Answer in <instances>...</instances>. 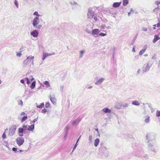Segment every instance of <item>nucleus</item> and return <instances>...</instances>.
Listing matches in <instances>:
<instances>
[{
  "label": "nucleus",
  "mask_w": 160,
  "mask_h": 160,
  "mask_svg": "<svg viewBox=\"0 0 160 160\" xmlns=\"http://www.w3.org/2000/svg\"><path fill=\"white\" fill-rule=\"evenodd\" d=\"M94 19L95 21H97L98 20V18L96 17H94Z\"/></svg>",
  "instance_id": "63"
},
{
  "label": "nucleus",
  "mask_w": 160,
  "mask_h": 160,
  "mask_svg": "<svg viewBox=\"0 0 160 160\" xmlns=\"http://www.w3.org/2000/svg\"><path fill=\"white\" fill-rule=\"evenodd\" d=\"M40 20L39 18L38 17H36L32 21V24L34 27L36 28Z\"/></svg>",
  "instance_id": "1"
},
{
  "label": "nucleus",
  "mask_w": 160,
  "mask_h": 160,
  "mask_svg": "<svg viewBox=\"0 0 160 160\" xmlns=\"http://www.w3.org/2000/svg\"><path fill=\"white\" fill-rule=\"evenodd\" d=\"M157 25V27H160V23H158L156 24Z\"/></svg>",
  "instance_id": "62"
},
{
  "label": "nucleus",
  "mask_w": 160,
  "mask_h": 160,
  "mask_svg": "<svg viewBox=\"0 0 160 160\" xmlns=\"http://www.w3.org/2000/svg\"><path fill=\"white\" fill-rule=\"evenodd\" d=\"M25 113L24 112H22L21 113V115H22V116L24 115H25Z\"/></svg>",
  "instance_id": "61"
},
{
  "label": "nucleus",
  "mask_w": 160,
  "mask_h": 160,
  "mask_svg": "<svg viewBox=\"0 0 160 160\" xmlns=\"http://www.w3.org/2000/svg\"><path fill=\"white\" fill-rule=\"evenodd\" d=\"M85 51L84 50H82L80 51V55L79 56V58H81L82 56H83V54H84V53L85 52Z\"/></svg>",
  "instance_id": "29"
},
{
  "label": "nucleus",
  "mask_w": 160,
  "mask_h": 160,
  "mask_svg": "<svg viewBox=\"0 0 160 160\" xmlns=\"http://www.w3.org/2000/svg\"><path fill=\"white\" fill-rule=\"evenodd\" d=\"M131 13H133L134 12V11L133 10H132V8H131V10H130V12Z\"/></svg>",
  "instance_id": "64"
},
{
  "label": "nucleus",
  "mask_w": 160,
  "mask_h": 160,
  "mask_svg": "<svg viewBox=\"0 0 160 160\" xmlns=\"http://www.w3.org/2000/svg\"><path fill=\"white\" fill-rule=\"evenodd\" d=\"M46 53L48 56L55 54V53H53L52 54H50L47 52H46Z\"/></svg>",
  "instance_id": "52"
},
{
  "label": "nucleus",
  "mask_w": 160,
  "mask_h": 160,
  "mask_svg": "<svg viewBox=\"0 0 160 160\" xmlns=\"http://www.w3.org/2000/svg\"><path fill=\"white\" fill-rule=\"evenodd\" d=\"M17 149L15 148H13L12 149V150L14 152H16L17 151Z\"/></svg>",
  "instance_id": "53"
},
{
  "label": "nucleus",
  "mask_w": 160,
  "mask_h": 160,
  "mask_svg": "<svg viewBox=\"0 0 160 160\" xmlns=\"http://www.w3.org/2000/svg\"><path fill=\"white\" fill-rule=\"evenodd\" d=\"M146 48L147 47H144L143 48L142 50H140V51L139 52V55H142L146 50Z\"/></svg>",
  "instance_id": "19"
},
{
  "label": "nucleus",
  "mask_w": 160,
  "mask_h": 160,
  "mask_svg": "<svg viewBox=\"0 0 160 160\" xmlns=\"http://www.w3.org/2000/svg\"><path fill=\"white\" fill-rule=\"evenodd\" d=\"M81 121V119L79 118H78L77 119L73 121L72 122V124L73 125H75L78 124Z\"/></svg>",
  "instance_id": "15"
},
{
  "label": "nucleus",
  "mask_w": 160,
  "mask_h": 160,
  "mask_svg": "<svg viewBox=\"0 0 160 160\" xmlns=\"http://www.w3.org/2000/svg\"><path fill=\"white\" fill-rule=\"evenodd\" d=\"M14 4L17 8H18V2L17 0H15L14 1Z\"/></svg>",
  "instance_id": "45"
},
{
  "label": "nucleus",
  "mask_w": 160,
  "mask_h": 160,
  "mask_svg": "<svg viewBox=\"0 0 160 160\" xmlns=\"http://www.w3.org/2000/svg\"><path fill=\"white\" fill-rule=\"evenodd\" d=\"M98 35L101 36L103 37V36H106V33L101 32V33H99V34Z\"/></svg>",
  "instance_id": "38"
},
{
  "label": "nucleus",
  "mask_w": 160,
  "mask_h": 160,
  "mask_svg": "<svg viewBox=\"0 0 160 160\" xmlns=\"http://www.w3.org/2000/svg\"><path fill=\"white\" fill-rule=\"evenodd\" d=\"M150 67V66H149L148 64L144 65L142 68L143 72H146L148 71L149 70Z\"/></svg>",
  "instance_id": "9"
},
{
  "label": "nucleus",
  "mask_w": 160,
  "mask_h": 160,
  "mask_svg": "<svg viewBox=\"0 0 160 160\" xmlns=\"http://www.w3.org/2000/svg\"><path fill=\"white\" fill-rule=\"evenodd\" d=\"M100 140L99 138H96L94 142V145L95 147H97L99 143Z\"/></svg>",
  "instance_id": "22"
},
{
  "label": "nucleus",
  "mask_w": 160,
  "mask_h": 160,
  "mask_svg": "<svg viewBox=\"0 0 160 160\" xmlns=\"http://www.w3.org/2000/svg\"><path fill=\"white\" fill-rule=\"evenodd\" d=\"M34 56H29L24 61L23 64L25 65H27L28 63L29 59H30L31 60H33L34 59Z\"/></svg>",
  "instance_id": "7"
},
{
  "label": "nucleus",
  "mask_w": 160,
  "mask_h": 160,
  "mask_svg": "<svg viewBox=\"0 0 160 160\" xmlns=\"http://www.w3.org/2000/svg\"><path fill=\"white\" fill-rule=\"evenodd\" d=\"M23 132H22V133H19L20 134L19 135V136L20 137L23 136Z\"/></svg>",
  "instance_id": "57"
},
{
  "label": "nucleus",
  "mask_w": 160,
  "mask_h": 160,
  "mask_svg": "<svg viewBox=\"0 0 160 160\" xmlns=\"http://www.w3.org/2000/svg\"><path fill=\"white\" fill-rule=\"evenodd\" d=\"M86 87L87 88V89H90L92 88V86H90L88 87Z\"/></svg>",
  "instance_id": "55"
},
{
  "label": "nucleus",
  "mask_w": 160,
  "mask_h": 160,
  "mask_svg": "<svg viewBox=\"0 0 160 160\" xmlns=\"http://www.w3.org/2000/svg\"><path fill=\"white\" fill-rule=\"evenodd\" d=\"M106 26L104 25H102L100 26L101 29H104L105 28Z\"/></svg>",
  "instance_id": "51"
},
{
  "label": "nucleus",
  "mask_w": 160,
  "mask_h": 160,
  "mask_svg": "<svg viewBox=\"0 0 160 160\" xmlns=\"http://www.w3.org/2000/svg\"><path fill=\"white\" fill-rule=\"evenodd\" d=\"M28 125L26 124H23L22 126V128L25 131L27 130V129H28Z\"/></svg>",
  "instance_id": "30"
},
{
  "label": "nucleus",
  "mask_w": 160,
  "mask_h": 160,
  "mask_svg": "<svg viewBox=\"0 0 160 160\" xmlns=\"http://www.w3.org/2000/svg\"><path fill=\"white\" fill-rule=\"evenodd\" d=\"M43 83L44 84L47 86V88L50 87V85L48 81H45L43 82Z\"/></svg>",
  "instance_id": "25"
},
{
  "label": "nucleus",
  "mask_w": 160,
  "mask_h": 160,
  "mask_svg": "<svg viewBox=\"0 0 160 160\" xmlns=\"http://www.w3.org/2000/svg\"><path fill=\"white\" fill-rule=\"evenodd\" d=\"M38 31L36 30H33L30 32L31 35L35 38H37L38 37Z\"/></svg>",
  "instance_id": "8"
},
{
  "label": "nucleus",
  "mask_w": 160,
  "mask_h": 160,
  "mask_svg": "<svg viewBox=\"0 0 160 160\" xmlns=\"http://www.w3.org/2000/svg\"><path fill=\"white\" fill-rule=\"evenodd\" d=\"M33 14L34 15H36L37 16H39V15L38 14V12L37 11L35 12H34Z\"/></svg>",
  "instance_id": "44"
},
{
  "label": "nucleus",
  "mask_w": 160,
  "mask_h": 160,
  "mask_svg": "<svg viewBox=\"0 0 160 160\" xmlns=\"http://www.w3.org/2000/svg\"><path fill=\"white\" fill-rule=\"evenodd\" d=\"M18 104L19 105H20L21 106H22L23 105V102H22V100L18 101Z\"/></svg>",
  "instance_id": "36"
},
{
  "label": "nucleus",
  "mask_w": 160,
  "mask_h": 160,
  "mask_svg": "<svg viewBox=\"0 0 160 160\" xmlns=\"http://www.w3.org/2000/svg\"><path fill=\"white\" fill-rule=\"evenodd\" d=\"M144 121L147 123L149 122H150V117L148 116L146 117Z\"/></svg>",
  "instance_id": "26"
},
{
  "label": "nucleus",
  "mask_w": 160,
  "mask_h": 160,
  "mask_svg": "<svg viewBox=\"0 0 160 160\" xmlns=\"http://www.w3.org/2000/svg\"><path fill=\"white\" fill-rule=\"evenodd\" d=\"M47 54L46 52H43L42 54V59L43 60H44L45 58L47 57Z\"/></svg>",
  "instance_id": "27"
},
{
  "label": "nucleus",
  "mask_w": 160,
  "mask_h": 160,
  "mask_svg": "<svg viewBox=\"0 0 160 160\" xmlns=\"http://www.w3.org/2000/svg\"><path fill=\"white\" fill-rule=\"evenodd\" d=\"M25 131L22 128H20L18 129V132L19 133H22L24 132Z\"/></svg>",
  "instance_id": "31"
},
{
  "label": "nucleus",
  "mask_w": 160,
  "mask_h": 160,
  "mask_svg": "<svg viewBox=\"0 0 160 160\" xmlns=\"http://www.w3.org/2000/svg\"><path fill=\"white\" fill-rule=\"evenodd\" d=\"M16 129V126H14L9 128L8 135L10 136H12L15 133Z\"/></svg>",
  "instance_id": "2"
},
{
  "label": "nucleus",
  "mask_w": 160,
  "mask_h": 160,
  "mask_svg": "<svg viewBox=\"0 0 160 160\" xmlns=\"http://www.w3.org/2000/svg\"><path fill=\"white\" fill-rule=\"evenodd\" d=\"M153 145L151 143H149L148 145V147L149 150L152 151L154 153L156 152L155 149L153 147Z\"/></svg>",
  "instance_id": "14"
},
{
  "label": "nucleus",
  "mask_w": 160,
  "mask_h": 160,
  "mask_svg": "<svg viewBox=\"0 0 160 160\" xmlns=\"http://www.w3.org/2000/svg\"><path fill=\"white\" fill-rule=\"evenodd\" d=\"M100 30L98 29H94L92 30V34L94 37H97L98 36Z\"/></svg>",
  "instance_id": "4"
},
{
  "label": "nucleus",
  "mask_w": 160,
  "mask_h": 160,
  "mask_svg": "<svg viewBox=\"0 0 160 160\" xmlns=\"http://www.w3.org/2000/svg\"><path fill=\"white\" fill-rule=\"evenodd\" d=\"M122 106V104L120 103L117 102L115 104L114 108H115L119 109L121 108Z\"/></svg>",
  "instance_id": "12"
},
{
  "label": "nucleus",
  "mask_w": 160,
  "mask_h": 160,
  "mask_svg": "<svg viewBox=\"0 0 160 160\" xmlns=\"http://www.w3.org/2000/svg\"><path fill=\"white\" fill-rule=\"evenodd\" d=\"M132 51V52H135V47L134 46H133V47Z\"/></svg>",
  "instance_id": "54"
},
{
  "label": "nucleus",
  "mask_w": 160,
  "mask_h": 160,
  "mask_svg": "<svg viewBox=\"0 0 160 160\" xmlns=\"http://www.w3.org/2000/svg\"><path fill=\"white\" fill-rule=\"evenodd\" d=\"M44 106V103L43 102L41 103L39 105H37V107L39 108H42Z\"/></svg>",
  "instance_id": "32"
},
{
  "label": "nucleus",
  "mask_w": 160,
  "mask_h": 160,
  "mask_svg": "<svg viewBox=\"0 0 160 160\" xmlns=\"http://www.w3.org/2000/svg\"><path fill=\"white\" fill-rule=\"evenodd\" d=\"M49 98L52 103L55 104L56 103V100L55 98L54 95L53 93H51Z\"/></svg>",
  "instance_id": "6"
},
{
  "label": "nucleus",
  "mask_w": 160,
  "mask_h": 160,
  "mask_svg": "<svg viewBox=\"0 0 160 160\" xmlns=\"http://www.w3.org/2000/svg\"><path fill=\"white\" fill-rule=\"evenodd\" d=\"M135 40L136 38H134L132 41L131 44L133 45L134 44V43L135 42Z\"/></svg>",
  "instance_id": "48"
},
{
  "label": "nucleus",
  "mask_w": 160,
  "mask_h": 160,
  "mask_svg": "<svg viewBox=\"0 0 160 160\" xmlns=\"http://www.w3.org/2000/svg\"><path fill=\"white\" fill-rule=\"evenodd\" d=\"M90 28H89V27L88 28V27L86 28L85 31L88 34L91 33V29L92 28V27H90Z\"/></svg>",
  "instance_id": "20"
},
{
  "label": "nucleus",
  "mask_w": 160,
  "mask_h": 160,
  "mask_svg": "<svg viewBox=\"0 0 160 160\" xmlns=\"http://www.w3.org/2000/svg\"><path fill=\"white\" fill-rule=\"evenodd\" d=\"M81 137V136H80L79 137V138L78 139V140H77V142H76V143L75 145L74 146V147L73 148V150H72V152L73 151V150L76 148V147H77V143L79 139V138H80V137Z\"/></svg>",
  "instance_id": "35"
},
{
  "label": "nucleus",
  "mask_w": 160,
  "mask_h": 160,
  "mask_svg": "<svg viewBox=\"0 0 160 160\" xmlns=\"http://www.w3.org/2000/svg\"><path fill=\"white\" fill-rule=\"evenodd\" d=\"M16 142L19 146L22 145L24 142V140L23 138H18L16 140Z\"/></svg>",
  "instance_id": "3"
},
{
  "label": "nucleus",
  "mask_w": 160,
  "mask_h": 160,
  "mask_svg": "<svg viewBox=\"0 0 160 160\" xmlns=\"http://www.w3.org/2000/svg\"><path fill=\"white\" fill-rule=\"evenodd\" d=\"M146 138L148 140V142L154 139V136L151 133H148L146 135Z\"/></svg>",
  "instance_id": "5"
},
{
  "label": "nucleus",
  "mask_w": 160,
  "mask_h": 160,
  "mask_svg": "<svg viewBox=\"0 0 160 160\" xmlns=\"http://www.w3.org/2000/svg\"><path fill=\"white\" fill-rule=\"evenodd\" d=\"M102 111L105 113H110L111 110L107 108H105L102 110Z\"/></svg>",
  "instance_id": "17"
},
{
  "label": "nucleus",
  "mask_w": 160,
  "mask_h": 160,
  "mask_svg": "<svg viewBox=\"0 0 160 160\" xmlns=\"http://www.w3.org/2000/svg\"><path fill=\"white\" fill-rule=\"evenodd\" d=\"M63 89V86H61L60 87V90L62 91Z\"/></svg>",
  "instance_id": "59"
},
{
  "label": "nucleus",
  "mask_w": 160,
  "mask_h": 160,
  "mask_svg": "<svg viewBox=\"0 0 160 160\" xmlns=\"http://www.w3.org/2000/svg\"><path fill=\"white\" fill-rule=\"evenodd\" d=\"M142 30L143 31L146 32L147 31V28H145L144 27H142Z\"/></svg>",
  "instance_id": "50"
},
{
  "label": "nucleus",
  "mask_w": 160,
  "mask_h": 160,
  "mask_svg": "<svg viewBox=\"0 0 160 160\" xmlns=\"http://www.w3.org/2000/svg\"><path fill=\"white\" fill-rule=\"evenodd\" d=\"M50 103L49 102L45 104V107L46 108H48L49 107Z\"/></svg>",
  "instance_id": "42"
},
{
  "label": "nucleus",
  "mask_w": 160,
  "mask_h": 160,
  "mask_svg": "<svg viewBox=\"0 0 160 160\" xmlns=\"http://www.w3.org/2000/svg\"><path fill=\"white\" fill-rule=\"evenodd\" d=\"M122 106L123 107L127 108V107H128V103H125Z\"/></svg>",
  "instance_id": "41"
},
{
  "label": "nucleus",
  "mask_w": 160,
  "mask_h": 160,
  "mask_svg": "<svg viewBox=\"0 0 160 160\" xmlns=\"http://www.w3.org/2000/svg\"><path fill=\"white\" fill-rule=\"evenodd\" d=\"M28 118V117L27 116H23L21 121V122H24V121H25Z\"/></svg>",
  "instance_id": "34"
},
{
  "label": "nucleus",
  "mask_w": 160,
  "mask_h": 160,
  "mask_svg": "<svg viewBox=\"0 0 160 160\" xmlns=\"http://www.w3.org/2000/svg\"><path fill=\"white\" fill-rule=\"evenodd\" d=\"M109 13L111 15V16L115 18L117 14V12L115 10H109Z\"/></svg>",
  "instance_id": "13"
},
{
  "label": "nucleus",
  "mask_w": 160,
  "mask_h": 160,
  "mask_svg": "<svg viewBox=\"0 0 160 160\" xmlns=\"http://www.w3.org/2000/svg\"><path fill=\"white\" fill-rule=\"evenodd\" d=\"M159 38L158 36V35H155L154 36V38L153 40V43H155L156 42H157L159 39Z\"/></svg>",
  "instance_id": "21"
},
{
  "label": "nucleus",
  "mask_w": 160,
  "mask_h": 160,
  "mask_svg": "<svg viewBox=\"0 0 160 160\" xmlns=\"http://www.w3.org/2000/svg\"><path fill=\"white\" fill-rule=\"evenodd\" d=\"M128 3V0H123V5L124 6H126Z\"/></svg>",
  "instance_id": "28"
},
{
  "label": "nucleus",
  "mask_w": 160,
  "mask_h": 160,
  "mask_svg": "<svg viewBox=\"0 0 160 160\" xmlns=\"http://www.w3.org/2000/svg\"><path fill=\"white\" fill-rule=\"evenodd\" d=\"M22 55L21 52H19L17 53L16 55L17 57H20Z\"/></svg>",
  "instance_id": "46"
},
{
  "label": "nucleus",
  "mask_w": 160,
  "mask_h": 160,
  "mask_svg": "<svg viewBox=\"0 0 160 160\" xmlns=\"http://www.w3.org/2000/svg\"><path fill=\"white\" fill-rule=\"evenodd\" d=\"M34 129V124H33L30 126L28 125V130L29 131H32Z\"/></svg>",
  "instance_id": "16"
},
{
  "label": "nucleus",
  "mask_w": 160,
  "mask_h": 160,
  "mask_svg": "<svg viewBox=\"0 0 160 160\" xmlns=\"http://www.w3.org/2000/svg\"><path fill=\"white\" fill-rule=\"evenodd\" d=\"M132 104L133 105L136 106H139L140 105V103L139 102L136 100L133 101L132 102Z\"/></svg>",
  "instance_id": "23"
},
{
  "label": "nucleus",
  "mask_w": 160,
  "mask_h": 160,
  "mask_svg": "<svg viewBox=\"0 0 160 160\" xmlns=\"http://www.w3.org/2000/svg\"><path fill=\"white\" fill-rule=\"evenodd\" d=\"M104 80L105 79L104 78H101L97 80L95 82V84L96 85H99L101 84Z\"/></svg>",
  "instance_id": "11"
},
{
  "label": "nucleus",
  "mask_w": 160,
  "mask_h": 160,
  "mask_svg": "<svg viewBox=\"0 0 160 160\" xmlns=\"http://www.w3.org/2000/svg\"><path fill=\"white\" fill-rule=\"evenodd\" d=\"M38 117H37V118H35L32 121V122L33 123H35L38 120Z\"/></svg>",
  "instance_id": "47"
},
{
  "label": "nucleus",
  "mask_w": 160,
  "mask_h": 160,
  "mask_svg": "<svg viewBox=\"0 0 160 160\" xmlns=\"http://www.w3.org/2000/svg\"><path fill=\"white\" fill-rule=\"evenodd\" d=\"M69 129V126L68 125H67L65 128V130L66 131V134L67 135L68 133V131Z\"/></svg>",
  "instance_id": "33"
},
{
  "label": "nucleus",
  "mask_w": 160,
  "mask_h": 160,
  "mask_svg": "<svg viewBox=\"0 0 160 160\" xmlns=\"http://www.w3.org/2000/svg\"><path fill=\"white\" fill-rule=\"evenodd\" d=\"M87 16L88 18H93L94 16V13L92 10L90 9H88Z\"/></svg>",
  "instance_id": "10"
},
{
  "label": "nucleus",
  "mask_w": 160,
  "mask_h": 160,
  "mask_svg": "<svg viewBox=\"0 0 160 160\" xmlns=\"http://www.w3.org/2000/svg\"><path fill=\"white\" fill-rule=\"evenodd\" d=\"M35 85H36V82L35 81H33V82H32L31 83V86H30V88L32 89H33L35 87Z\"/></svg>",
  "instance_id": "24"
},
{
  "label": "nucleus",
  "mask_w": 160,
  "mask_h": 160,
  "mask_svg": "<svg viewBox=\"0 0 160 160\" xmlns=\"http://www.w3.org/2000/svg\"><path fill=\"white\" fill-rule=\"evenodd\" d=\"M25 79L27 81V83L28 84H29L30 83V81L29 80L28 78H25Z\"/></svg>",
  "instance_id": "39"
},
{
  "label": "nucleus",
  "mask_w": 160,
  "mask_h": 160,
  "mask_svg": "<svg viewBox=\"0 0 160 160\" xmlns=\"http://www.w3.org/2000/svg\"><path fill=\"white\" fill-rule=\"evenodd\" d=\"M47 112V110L45 109L44 108L42 110L41 112L42 113H45Z\"/></svg>",
  "instance_id": "49"
},
{
  "label": "nucleus",
  "mask_w": 160,
  "mask_h": 160,
  "mask_svg": "<svg viewBox=\"0 0 160 160\" xmlns=\"http://www.w3.org/2000/svg\"><path fill=\"white\" fill-rule=\"evenodd\" d=\"M6 135L5 134V132H4L3 133V134H2V138L4 139H5L6 138Z\"/></svg>",
  "instance_id": "43"
},
{
  "label": "nucleus",
  "mask_w": 160,
  "mask_h": 160,
  "mask_svg": "<svg viewBox=\"0 0 160 160\" xmlns=\"http://www.w3.org/2000/svg\"><path fill=\"white\" fill-rule=\"evenodd\" d=\"M92 135H89V141L90 142H92Z\"/></svg>",
  "instance_id": "40"
},
{
  "label": "nucleus",
  "mask_w": 160,
  "mask_h": 160,
  "mask_svg": "<svg viewBox=\"0 0 160 160\" xmlns=\"http://www.w3.org/2000/svg\"><path fill=\"white\" fill-rule=\"evenodd\" d=\"M160 3V2L156 1V2H155V4H156L157 5H158Z\"/></svg>",
  "instance_id": "60"
},
{
  "label": "nucleus",
  "mask_w": 160,
  "mask_h": 160,
  "mask_svg": "<svg viewBox=\"0 0 160 160\" xmlns=\"http://www.w3.org/2000/svg\"><path fill=\"white\" fill-rule=\"evenodd\" d=\"M42 27V25H39L38 26H37V28H40Z\"/></svg>",
  "instance_id": "58"
},
{
  "label": "nucleus",
  "mask_w": 160,
  "mask_h": 160,
  "mask_svg": "<svg viewBox=\"0 0 160 160\" xmlns=\"http://www.w3.org/2000/svg\"><path fill=\"white\" fill-rule=\"evenodd\" d=\"M156 115L157 117H159L160 116V111L157 110L156 111Z\"/></svg>",
  "instance_id": "37"
},
{
  "label": "nucleus",
  "mask_w": 160,
  "mask_h": 160,
  "mask_svg": "<svg viewBox=\"0 0 160 160\" xmlns=\"http://www.w3.org/2000/svg\"><path fill=\"white\" fill-rule=\"evenodd\" d=\"M20 82L21 83L24 84V81L23 79H21L20 81Z\"/></svg>",
  "instance_id": "56"
},
{
  "label": "nucleus",
  "mask_w": 160,
  "mask_h": 160,
  "mask_svg": "<svg viewBox=\"0 0 160 160\" xmlns=\"http://www.w3.org/2000/svg\"><path fill=\"white\" fill-rule=\"evenodd\" d=\"M121 4V2H114L112 5V6L114 8H118L120 5Z\"/></svg>",
  "instance_id": "18"
}]
</instances>
